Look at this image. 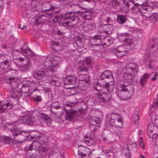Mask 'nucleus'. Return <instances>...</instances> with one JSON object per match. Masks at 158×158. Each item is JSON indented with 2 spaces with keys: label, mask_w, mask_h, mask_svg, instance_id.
Returning a JSON list of instances; mask_svg holds the SVG:
<instances>
[{
  "label": "nucleus",
  "mask_w": 158,
  "mask_h": 158,
  "mask_svg": "<svg viewBox=\"0 0 158 158\" xmlns=\"http://www.w3.org/2000/svg\"><path fill=\"white\" fill-rule=\"evenodd\" d=\"M16 123L17 122H15L14 123L7 124L6 129L11 132L14 137L13 143H22L28 136L29 133L27 131H22L16 125Z\"/></svg>",
  "instance_id": "f257e3e1"
},
{
  "label": "nucleus",
  "mask_w": 158,
  "mask_h": 158,
  "mask_svg": "<svg viewBox=\"0 0 158 158\" xmlns=\"http://www.w3.org/2000/svg\"><path fill=\"white\" fill-rule=\"evenodd\" d=\"M56 20L54 19H52V21L56 22L61 19L70 21L66 22H61L60 24L65 27H72L77 24L79 21V18L74 12H68L63 17L60 15H57L55 16Z\"/></svg>",
  "instance_id": "f03ea898"
},
{
  "label": "nucleus",
  "mask_w": 158,
  "mask_h": 158,
  "mask_svg": "<svg viewBox=\"0 0 158 158\" xmlns=\"http://www.w3.org/2000/svg\"><path fill=\"white\" fill-rule=\"evenodd\" d=\"M61 60V58L57 56H54L52 58L48 57L46 59L44 65L46 67L49 68L48 70L52 73L56 70L59 63Z\"/></svg>",
  "instance_id": "7ed1b4c3"
},
{
  "label": "nucleus",
  "mask_w": 158,
  "mask_h": 158,
  "mask_svg": "<svg viewBox=\"0 0 158 158\" xmlns=\"http://www.w3.org/2000/svg\"><path fill=\"white\" fill-rule=\"evenodd\" d=\"M110 122L113 126L121 127L123 125V118L120 115L113 113L110 115Z\"/></svg>",
  "instance_id": "20e7f679"
},
{
  "label": "nucleus",
  "mask_w": 158,
  "mask_h": 158,
  "mask_svg": "<svg viewBox=\"0 0 158 158\" xmlns=\"http://www.w3.org/2000/svg\"><path fill=\"white\" fill-rule=\"evenodd\" d=\"M102 113L99 111H96L94 113V114L91 118L89 123L93 126H96L97 124L101 123L103 119Z\"/></svg>",
  "instance_id": "39448f33"
},
{
  "label": "nucleus",
  "mask_w": 158,
  "mask_h": 158,
  "mask_svg": "<svg viewBox=\"0 0 158 158\" xmlns=\"http://www.w3.org/2000/svg\"><path fill=\"white\" fill-rule=\"evenodd\" d=\"M46 68V70L41 69L40 71L34 73L33 74L34 78L37 79H41L45 76L51 75V73H52L48 70L49 68Z\"/></svg>",
  "instance_id": "423d86ee"
},
{
  "label": "nucleus",
  "mask_w": 158,
  "mask_h": 158,
  "mask_svg": "<svg viewBox=\"0 0 158 158\" xmlns=\"http://www.w3.org/2000/svg\"><path fill=\"white\" fill-rule=\"evenodd\" d=\"M137 2L134 3V6L137 7L139 5L142 6V9L141 10V12L144 13L145 11H150L152 9L150 8L148 6V4L146 3L147 0H136Z\"/></svg>",
  "instance_id": "0eeeda50"
},
{
  "label": "nucleus",
  "mask_w": 158,
  "mask_h": 158,
  "mask_svg": "<svg viewBox=\"0 0 158 158\" xmlns=\"http://www.w3.org/2000/svg\"><path fill=\"white\" fill-rule=\"evenodd\" d=\"M65 109L67 115V117L65 118V119L70 121H76L78 116L77 112L75 110H68L65 108Z\"/></svg>",
  "instance_id": "6e6552de"
},
{
  "label": "nucleus",
  "mask_w": 158,
  "mask_h": 158,
  "mask_svg": "<svg viewBox=\"0 0 158 158\" xmlns=\"http://www.w3.org/2000/svg\"><path fill=\"white\" fill-rule=\"evenodd\" d=\"M111 98V95L110 93H106L102 92L98 93L97 94V100L100 102H109Z\"/></svg>",
  "instance_id": "1a4fd4ad"
},
{
  "label": "nucleus",
  "mask_w": 158,
  "mask_h": 158,
  "mask_svg": "<svg viewBox=\"0 0 158 158\" xmlns=\"http://www.w3.org/2000/svg\"><path fill=\"white\" fill-rule=\"evenodd\" d=\"M91 153V150L86 147L79 146L78 150V154L82 157H85L87 156H89Z\"/></svg>",
  "instance_id": "9d476101"
},
{
  "label": "nucleus",
  "mask_w": 158,
  "mask_h": 158,
  "mask_svg": "<svg viewBox=\"0 0 158 158\" xmlns=\"http://www.w3.org/2000/svg\"><path fill=\"white\" fill-rule=\"evenodd\" d=\"M81 28L85 31H88L94 30L95 25L94 23H83L81 25Z\"/></svg>",
  "instance_id": "9b49d317"
},
{
  "label": "nucleus",
  "mask_w": 158,
  "mask_h": 158,
  "mask_svg": "<svg viewBox=\"0 0 158 158\" xmlns=\"http://www.w3.org/2000/svg\"><path fill=\"white\" fill-rule=\"evenodd\" d=\"M137 74H132L131 72L128 73L126 72L124 75L125 82L128 84L132 83L134 81V79Z\"/></svg>",
  "instance_id": "f8f14e48"
},
{
  "label": "nucleus",
  "mask_w": 158,
  "mask_h": 158,
  "mask_svg": "<svg viewBox=\"0 0 158 158\" xmlns=\"http://www.w3.org/2000/svg\"><path fill=\"white\" fill-rule=\"evenodd\" d=\"M137 67V65L135 63H130L126 66V72L128 73L131 72L133 74H137L136 69Z\"/></svg>",
  "instance_id": "ddd939ff"
},
{
  "label": "nucleus",
  "mask_w": 158,
  "mask_h": 158,
  "mask_svg": "<svg viewBox=\"0 0 158 158\" xmlns=\"http://www.w3.org/2000/svg\"><path fill=\"white\" fill-rule=\"evenodd\" d=\"M41 145L39 142L38 141H34L31 144L27 145L25 147V149L26 151L32 150L33 149L35 150L39 149Z\"/></svg>",
  "instance_id": "4468645a"
},
{
  "label": "nucleus",
  "mask_w": 158,
  "mask_h": 158,
  "mask_svg": "<svg viewBox=\"0 0 158 158\" xmlns=\"http://www.w3.org/2000/svg\"><path fill=\"white\" fill-rule=\"evenodd\" d=\"M115 52L116 56L118 57L126 56L127 54V51L125 50L122 46L119 47L116 50H115Z\"/></svg>",
  "instance_id": "2eb2a0df"
},
{
  "label": "nucleus",
  "mask_w": 158,
  "mask_h": 158,
  "mask_svg": "<svg viewBox=\"0 0 158 158\" xmlns=\"http://www.w3.org/2000/svg\"><path fill=\"white\" fill-rule=\"evenodd\" d=\"M64 82L65 84L75 85L77 82V78L74 76H69L65 79Z\"/></svg>",
  "instance_id": "dca6fc26"
},
{
  "label": "nucleus",
  "mask_w": 158,
  "mask_h": 158,
  "mask_svg": "<svg viewBox=\"0 0 158 158\" xmlns=\"http://www.w3.org/2000/svg\"><path fill=\"white\" fill-rule=\"evenodd\" d=\"M121 36L124 39V41L126 43L130 45L134 42L133 39L127 33H123L121 34Z\"/></svg>",
  "instance_id": "f3484780"
},
{
  "label": "nucleus",
  "mask_w": 158,
  "mask_h": 158,
  "mask_svg": "<svg viewBox=\"0 0 158 158\" xmlns=\"http://www.w3.org/2000/svg\"><path fill=\"white\" fill-rule=\"evenodd\" d=\"M23 122L27 125H34L35 119L34 116L27 115L24 117Z\"/></svg>",
  "instance_id": "a211bd4d"
},
{
  "label": "nucleus",
  "mask_w": 158,
  "mask_h": 158,
  "mask_svg": "<svg viewBox=\"0 0 158 158\" xmlns=\"http://www.w3.org/2000/svg\"><path fill=\"white\" fill-rule=\"evenodd\" d=\"M42 11L46 12L51 10L55 8L52 5L50 2H44L42 4Z\"/></svg>",
  "instance_id": "6ab92c4d"
},
{
  "label": "nucleus",
  "mask_w": 158,
  "mask_h": 158,
  "mask_svg": "<svg viewBox=\"0 0 158 158\" xmlns=\"http://www.w3.org/2000/svg\"><path fill=\"white\" fill-rule=\"evenodd\" d=\"M12 107V105L10 103H5L3 101H1L0 103V113L4 112L5 110H9Z\"/></svg>",
  "instance_id": "aec40b11"
},
{
  "label": "nucleus",
  "mask_w": 158,
  "mask_h": 158,
  "mask_svg": "<svg viewBox=\"0 0 158 158\" xmlns=\"http://www.w3.org/2000/svg\"><path fill=\"white\" fill-rule=\"evenodd\" d=\"M101 78L103 80L105 79H111L114 81V78L110 71L109 70L104 71L101 75Z\"/></svg>",
  "instance_id": "412c9836"
},
{
  "label": "nucleus",
  "mask_w": 158,
  "mask_h": 158,
  "mask_svg": "<svg viewBox=\"0 0 158 158\" xmlns=\"http://www.w3.org/2000/svg\"><path fill=\"white\" fill-rule=\"evenodd\" d=\"M84 140L85 143L89 146L94 145L96 144V143L95 139L89 138L87 135H85L84 136Z\"/></svg>",
  "instance_id": "4be33fe9"
},
{
  "label": "nucleus",
  "mask_w": 158,
  "mask_h": 158,
  "mask_svg": "<svg viewBox=\"0 0 158 158\" xmlns=\"http://www.w3.org/2000/svg\"><path fill=\"white\" fill-rule=\"evenodd\" d=\"M94 14V13L91 12H85L82 13L81 16L84 20H90L91 19Z\"/></svg>",
  "instance_id": "5701e85b"
},
{
  "label": "nucleus",
  "mask_w": 158,
  "mask_h": 158,
  "mask_svg": "<svg viewBox=\"0 0 158 158\" xmlns=\"http://www.w3.org/2000/svg\"><path fill=\"white\" fill-rule=\"evenodd\" d=\"M134 94V91L132 89L128 90V89L124 93H123V97L124 99L127 100L130 99Z\"/></svg>",
  "instance_id": "b1692460"
},
{
  "label": "nucleus",
  "mask_w": 158,
  "mask_h": 158,
  "mask_svg": "<svg viewBox=\"0 0 158 158\" xmlns=\"http://www.w3.org/2000/svg\"><path fill=\"white\" fill-rule=\"evenodd\" d=\"M26 60L27 62V63L23 64L20 66L21 69L24 71L27 70L31 65V61L28 58H26Z\"/></svg>",
  "instance_id": "393cba45"
},
{
  "label": "nucleus",
  "mask_w": 158,
  "mask_h": 158,
  "mask_svg": "<svg viewBox=\"0 0 158 158\" xmlns=\"http://www.w3.org/2000/svg\"><path fill=\"white\" fill-rule=\"evenodd\" d=\"M149 78V75L147 73H145L140 78V83L141 85L143 87L147 83L148 79Z\"/></svg>",
  "instance_id": "a878e982"
},
{
  "label": "nucleus",
  "mask_w": 158,
  "mask_h": 158,
  "mask_svg": "<svg viewBox=\"0 0 158 158\" xmlns=\"http://www.w3.org/2000/svg\"><path fill=\"white\" fill-rule=\"evenodd\" d=\"M114 81L111 80V81H109V83L106 82L105 87L106 89L109 92L112 91L114 88Z\"/></svg>",
  "instance_id": "bb28decb"
},
{
  "label": "nucleus",
  "mask_w": 158,
  "mask_h": 158,
  "mask_svg": "<svg viewBox=\"0 0 158 158\" xmlns=\"http://www.w3.org/2000/svg\"><path fill=\"white\" fill-rule=\"evenodd\" d=\"M47 20L46 16L44 15H42L38 16L35 20V24L38 25L41 23L45 22Z\"/></svg>",
  "instance_id": "cd10ccee"
},
{
  "label": "nucleus",
  "mask_w": 158,
  "mask_h": 158,
  "mask_svg": "<svg viewBox=\"0 0 158 158\" xmlns=\"http://www.w3.org/2000/svg\"><path fill=\"white\" fill-rule=\"evenodd\" d=\"M158 130L156 127H154L153 129L150 130L148 132V135L149 137L152 138H157V133L155 132L156 130Z\"/></svg>",
  "instance_id": "c85d7f7f"
},
{
  "label": "nucleus",
  "mask_w": 158,
  "mask_h": 158,
  "mask_svg": "<svg viewBox=\"0 0 158 158\" xmlns=\"http://www.w3.org/2000/svg\"><path fill=\"white\" fill-rule=\"evenodd\" d=\"M101 37L98 35H95L92 39V43L94 45H98L100 44L101 43Z\"/></svg>",
  "instance_id": "c756f323"
},
{
  "label": "nucleus",
  "mask_w": 158,
  "mask_h": 158,
  "mask_svg": "<svg viewBox=\"0 0 158 158\" xmlns=\"http://www.w3.org/2000/svg\"><path fill=\"white\" fill-rule=\"evenodd\" d=\"M11 97L14 98H19L21 97V93L17 90L14 89L10 92Z\"/></svg>",
  "instance_id": "7c9ffc66"
},
{
  "label": "nucleus",
  "mask_w": 158,
  "mask_h": 158,
  "mask_svg": "<svg viewBox=\"0 0 158 158\" xmlns=\"http://www.w3.org/2000/svg\"><path fill=\"white\" fill-rule=\"evenodd\" d=\"M89 83H86L84 81H81L79 82L78 87L81 90H85L88 87Z\"/></svg>",
  "instance_id": "2f4dec72"
},
{
  "label": "nucleus",
  "mask_w": 158,
  "mask_h": 158,
  "mask_svg": "<svg viewBox=\"0 0 158 158\" xmlns=\"http://www.w3.org/2000/svg\"><path fill=\"white\" fill-rule=\"evenodd\" d=\"M39 115L41 117H43L45 121L46 122L47 125H50L51 124V121L50 118L48 117V115L42 113H39Z\"/></svg>",
  "instance_id": "473e14b6"
},
{
  "label": "nucleus",
  "mask_w": 158,
  "mask_h": 158,
  "mask_svg": "<svg viewBox=\"0 0 158 158\" xmlns=\"http://www.w3.org/2000/svg\"><path fill=\"white\" fill-rule=\"evenodd\" d=\"M117 20L119 23L122 24L125 23L127 19L125 15H118L117 16Z\"/></svg>",
  "instance_id": "72a5a7b5"
},
{
  "label": "nucleus",
  "mask_w": 158,
  "mask_h": 158,
  "mask_svg": "<svg viewBox=\"0 0 158 158\" xmlns=\"http://www.w3.org/2000/svg\"><path fill=\"white\" fill-rule=\"evenodd\" d=\"M52 49L53 52L55 51H60L62 50L58 44L56 42L52 45Z\"/></svg>",
  "instance_id": "f704fd0d"
},
{
  "label": "nucleus",
  "mask_w": 158,
  "mask_h": 158,
  "mask_svg": "<svg viewBox=\"0 0 158 158\" xmlns=\"http://www.w3.org/2000/svg\"><path fill=\"white\" fill-rule=\"evenodd\" d=\"M79 82L81 81H84L86 83H89V78L88 76L86 75L82 74L79 77Z\"/></svg>",
  "instance_id": "c9c22d12"
},
{
  "label": "nucleus",
  "mask_w": 158,
  "mask_h": 158,
  "mask_svg": "<svg viewBox=\"0 0 158 158\" xmlns=\"http://www.w3.org/2000/svg\"><path fill=\"white\" fill-rule=\"evenodd\" d=\"M84 62L89 67L91 66L93 62L92 58L90 57H88L84 60Z\"/></svg>",
  "instance_id": "e433bc0d"
},
{
  "label": "nucleus",
  "mask_w": 158,
  "mask_h": 158,
  "mask_svg": "<svg viewBox=\"0 0 158 158\" xmlns=\"http://www.w3.org/2000/svg\"><path fill=\"white\" fill-rule=\"evenodd\" d=\"M10 139L8 136L0 135V142H5L7 143L10 141Z\"/></svg>",
  "instance_id": "4c0bfd02"
},
{
  "label": "nucleus",
  "mask_w": 158,
  "mask_h": 158,
  "mask_svg": "<svg viewBox=\"0 0 158 158\" xmlns=\"http://www.w3.org/2000/svg\"><path fill=\"white\" fill-rule=\"evenodd\" d=\"M128 86L124 84H122L120 85L118 88L119 90L123 92V93L126 91L128 90Z\"/></svg>",
  "instance_id": "58836bf2"
},
{
  "label": "nucleus",
  "mask_w": 158,
  "mask_h": 158,
  "mask_svg": "<svg viewBox=\"0 0 158 158\" xmlns=\"http://www.w3.org/2000/svg\"><path fill=\"white\" fill-rule=\"evenodd\" d=\"M112 26L111 25H103L100 26L99 27V29H101L102 28L103 29L102 31L104 32L105 33H106L107 32H108V31H106V30H108V29H110Z\"/></svg>",
  "instance_id": "ea45409f"
},
{
  "label": "nucleus",
  "mask_w": 158,
  "mask_h": 158,
  "mask_svg": "<svg viewBox=\"0 0 158 158\" xmlns=\"http://www.w3.org/2000/svg\"><path fill=\"white\" fill-rule=\"evenodd\" d=\"M158 19V14L157 13H154L150 16V19L152 23L156 22Z\"/></svg>",
  "instance_id": "a19ab883"
},
{
  "label": "nucleus",
  "mask_w": 158,
  "mask_h": 158,
  "mask_svg": "<svg viewBox=\"0 0 158 158\" xmlns=\"http://www.w3.org/2000/svg\"><path fill=\"white\" fill-rule=\"evenodd\" d=\"M78 69L81 72H87L88 70V67H86L83 64L79 65L78 67Z\"/></svg>",
  "instance_id": "79ce46f5"
},
{
  "label": "nucleus",
  "mask_w": 158,
  "mask_h": 158,
  "mask_svg": "<svg viewBox=\"0 0 158 158\" xmlns=\"http://www.w3.org/2000/svg\"><path fill=\"white\" fill-rule=\"evenodd\" d=\"M94 88L97 91H100L103 88V86L99 83L97 84L94 86Z\"/></svg>",
  "instance_id": "37998d69"
},
{
  "label": "nucleus",
  "mask_w": 158,
  "mask_h": 158,
  "mask_svg": "<svg viewBox=\"0 0 158 158\" xmlns=\"http://www.w3.org/2000/svg\"><path fill=\"white\" fill-rule=\"evenodd\" d=\"M3 56H5V58L6 59V60H4V61L2 63V65H7L9 63V60H10V57L8 55L6 54H5V55H3V56H2L3 57Z\"/></svg>",
  "instance_id": "c03bdc74"
},
{
  "label": "nucleus",
  "mask_w": 158,
  "mask_h": 158,
  "mask_svg": "<svg viewBox=\"0 0 158 158\" xmlns=\"http://www.w3.org/2000/svg\"><path fill=\"white\" fill-rule=\"evenodd\" d=\"M152 42L154 44L152 46L151 49H152L155 48L156 49L158 47V39L156 38L155 40L153 39Z\"/></svg>",
  "instance_id": "a18cd8bd"
},
{
  "label": "nucleus",
  "mask_w": 158,
  "mask_h": 158,
  "mask_svg": "<svg viewBox=\"0 0 158 158\" xmlns=\"http://www.w3.org/2000/svg\"><path fill=\"white\" fill-rule=\"evenodd\" d=\"M44 120L43 118H41L40 119L37 120L36 121L35 120L34 125H37L40 126H42L43 124Z\"/></svg>",
  "instance_id": "49530a36"
},
{
  "label": "nucleus",
  "mask_w": 158,
  "mask_h": 158,
  "mask_svg": "<svg viewBox=\"0 0 158 158\" xmlns=\"http://www.w3.org/2000/svg\"><path fill=\"white\" fill-rule=\"evenodd\" d=\"M70 6L73 8L74 10H75V12H78L80 7L78 4H72L70 5Z\"/></svg>",
  "instance_id": "de8ad7c7"
},
{
  "label": "nucleus",
  "mask_w": 158,
  "mask_h": 158,
  "mask_svg": "<svg viewBox=\"0 0 158 158\" xmlns=\"http://www.w3.org/2000/svg\"><path fill=\"white\" fill-rule=\"evenodd\" d=\"M133 120L135 124H137L139 123V116L137 114H134L133 117Z\"/></svg>",
  "instance_id": "09e8293b"
},
{
  "label": "nucleus",
  "mask_w": 158,
  "mask_h": 158,
  "mask_svg": "<svg viewBox=\"0 0 158 158\" xmlns=\"http://www.w3.org/2000/svg\"><path fill=\"white\" fill-rule=\"evenodd\" d=\"M33 101L35 102H41L42 99L41 97L39 95H36L33 98Z\"/></svg>",
  "instance_id": "8fccbe9b"
},
{
  "label": "nucleus",
  "mask_w": 158,
  "mask_h": 158,
  "mask_svg": "<svg viewBox=\"0 0 158 158\" xmlns=\"http://www.w3.org/2000/svg\"><path fill=\"white\" fill-rule=\"evenodd\" d=\"M64 112L63 110L62 109L61 111L57 112L56 113L54 112L53 113L55 116H56L57 117L59 118L62 116L64 113Z\"/></svg>",
  "instance_id": "3c124183"
},
{
  "label": "nucleus",
  "mask_w": 158,
  "mask_h": 158,
  "mask_svg": "<svg viewBox=\"0 0 158 158\" xmlns=\"http://www.w3.org/2000/svg\"><path fill=\"white\" fill-rule=\"evenodd\" d=\"M139 143L141 148L144 149H145V145L143 142L142 138L140 137L139 139Z\"/></svg>",
  "instance_id": "603ef678"
},
{
  "label": "nucleus",
  "mask_w": 158,
  "mask_h": 158,
  "mask_svg": "<svg viewBox=\"0 0 158 158\" xmlns=\"http://www.w3.org/2000/svg\"><path fill=\"white\" fill-rule=\"evenodd\" d=\"M17 79L14 77H10L8 80L9 81V83H15V82L17 81Z\"/></svg>",
  "instance_id": "864d4df0"
},
{
  "label": "nucleus",
  "mask_w": 158,
  "mask_h": 158,
  "mask_svg": "<svg viewBox=\"0 0 158 158\" xmlns=\"http://www.w3.org/2000/svg\"><path fill=\"white\" fill-rule=\"evenodd\" d=\"M82 106L79 109V111H83L86 110L87 108V105L85 102H83Z\"/></svg>",
  "instance_id": "5fc2aeb1"
},
{
  "label": "nucleus",
  "mask_w": 158,
  "mask_h": 158,
  "mask_svg": "<svg viewBox=\"0 0 158 158\" xmlns=\"http://www.w3.org/2000/svg\"><path fill=\"white\" fill-rule=\"evenodd\" d=\"M111 4L113 6L115 7L119 5V2L117 0H112Z\"/></svg>",
  "instance_id": "6e6d98bb"
},
{
  "label": "nucleus",
  "mask_w": 158,
  "mask_h": 158,
  "mask_svg": "<svg viewBox=\"0 0 158 158\" xmlns=\"http://www.w3.org/2000/svg\"><path fill=\"white\" fill-rule=\"evenodd\" d=\"M152 107L156 108L158 107V99H154V103L152 105Z\"/></svg>",
  "instance_id": "4d7b16f0"
},
{
  "label": "nucleus",
  "mask_w": 158,
  "mask_h": 158,
  "mask_svg": "<svg viewBox=\"0 0 158 158\" xmlns=\"http://www.w3.org/2000/svg\"><path fill=\"white\" fill-rule=\"evenodd\" d=\"M38 150L40 152H43L45 153L46 152L47 150V149L44 147L40 146L39 148V149Z\"/></svg>",
  "instance_id": "13d9d810"
},
{
  "label": "nucleus",
  "mask_w": 158,
  "mask_h": 158,
  "mask_svg": "<svg viewBox=\"0 0 158 158\" xmlns=\"http://www.w3.org/2000/svg\"><path fill=\"white\" fill-rule=\"evenodd\" d=\"M116 135L119 137H121L122 136V133L121 131L117 130L116 132Z\"/></svg>",
  "instance_id": "bf43d9fd"
},
{
  "label": "nucleus",
  "mask_w": 158,
  "mask_h": 158,
  "mask_svg": "<svg viewBox=\"0 0 158 158\" xmlns=\"http://www.w3.org/2000/svg\"><path fill=\"white\" fill-rule=\"evenodd\" d=\"M54 108L56 110H58L60 108V107L59 106H55L52 105L51 107V110H52V109Z\"/></svg>",
  "instance_id": "052dcab7"
},
{
  "label": "nucleus",
  "mask_w": 158,
  "mask_h": 158,
  "mask_svg": "<svg viewBox=\"0 0 158 158\" xmlns=\"http://www.w3.org/2000/svg\"><path fill=\"white\" fill-rule=\"evenodd\" d=\"M58 82V80L57 79H55L54 78H52L51 81H50L51 83L53 85V84H52V83H57Z\"/></svg>",
  "instance_id": "680f3d73"
},
{
  "label": "nucleus",
  "mask_w": 158,
  "mask_h": 158,
  "mask_svg": "<svg viewBox=\"0 0 158 158\" xmlns=\"http://www.w3.org/2000/svg\"><path fill=\"white\" fill-rule=\"evenodd\" d=\"M134 3H134V2H133L132 1H129V2H128V3L127 5V6L128 7H129L130 6H131L132 5H134Z\"/></svg>",
  "instance_id": "e2e57ef3"
},
{
  "label": "nucleus",
  "mask_w": 158,
  "mask_h": 158,
  "mask_svg": "<svg viewBox=\"0 0 158 158\" xmlns=\"http://www.w3.org/2000/svg\"><path fill=\"white\" fill-rule=\"evenodd\" d=\"M158 76V74H155L154 75V77H153L152 78V79H151V81H154L155 80H156L157 79V77H156Z\"/></svg>",
  "instance_id": "0e129e2a"
},
{
  "label": "nucleus",
  "mask_w": 158,
  "mask_h": 158,
  "mask_svg": "<svg viewBox=\"0 0 158 158\" xmlns=\"http://www.w3.org/2000/svg\"><path fill=\"white\" fill-rule=\"evenodd\" d=\"M64 153L59 154L58 156H57V158H64Z\"/></svg>",
  "instance_id": "69168bd1"
},
{
  "label": "nucleus",
  "mask_w": 158,
  "mask_h": 158,
  "mask_svg": "<svg viewBox=\"0 0 158 158\" xmlns=\"http://www.w3.org/2000/svg\"><path fill=\"white\" fill-rule=\"evenodd\" d=\"M155 145L158 148V136L156 138V140L155 141Z\"/></svg>",
  "instance_id": "338daca9"
},
{
  "label": "nucleus",
  "mask_w": 158,
  "mask_h": 158,
  "mask_svg": "<svg viewBox=\"0 0 158 158\" xmlns=\"http://www.w3.org/2000/svg\"><path fill=\"white\" fill-rule=\"evenodd\" d=\"M125 151H126V152L125 153V154L126 155H127L129 154V149L127 148L125 150H123V152H124Z\"/></svg>",
  "instance_id": "774afa93"
}]
</instances>
